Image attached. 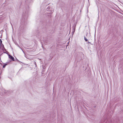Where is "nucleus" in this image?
I'll return each instance as SVG.
<instances>
[{"instance_id": "nucleus-8", "label": "nucleus", "mask_w": 123, "mask_h": 123, "mask_svg": "<svg viewBox=\"0 0 123 123\" xmlns=\"http://www.w3.org/2000/svg\"><path fill=\"white\" fill-rule=\"evenodd\" d=\"M4 49H5V51H6L7 53H8V52L6 50V49L4 47H2V48L1 49L2 51L4 50Z\"/></svg>"}, {"instance_id": "nucleus-10", "label": "nucleus", "mask_w": 123, "mask_h": 123, "mask_svg": "<svg viewBox=\"0 0 123 123\" xmlns=\"http://www.w3.org/2000/svg\"><path fill=\"white\" fill-rule=\"evenodd\" d=\"M50 9H51V8H50V7H48V8H47V11H51V10H50Z\"/></svg>"}, {"instance_id": "nucleus-18", "label": "nucleus", "mask_w": 123, "mask_h": 123, "mask_svg": "<svg viewBox=\"0 0 123 123\" xmlns=\"http://www.w3.org/2000/svg\"><path fill=\"white\" fill-rule=\"evenodd\" d=\"M20 123H24L23 122H20Z\"/></svg>"}, {"instance_id": "nucleus-22", "label": "nucleus", "mask_w": 123, "mask_h": 123, "mask_svg": "<svg viewBox=\"0 0 123 123\" xmlns=\"http://www.w3.org/2000/svg\"><path fill=\"white\" fill-rule=\"evenodd\" d=\"M72 33H73V34L74 33L73 32V31L72 32Z\"/></svg>"}, {"instance_id": "nucleus-4", "label": "nucleus", "mask_w": 123, "mask_h": 123, "mask_svg": "<svg viewBox=\"0 0 123 123\" xmlns=\"http://www.w3.org/2000/svg\"><path fill=\"white\" fill-rule=\"evenodd\" d=\"M84 55L83 54L82 52H80L79 53V56L80 57L81 59L84 58Z\"/></svg>"}, {"instance_id": "nucleus-3", "label": "nucleus", "mask_w": 123, "mask_h": 123, "mask_svg": "<svg viewBox=\"0 0 123 123\" xmlns=\"http://www.w3.org/2000/svg\"><path fill=\"white\" fill-rule=\"evenodd\" d=\"M24 11H23V18H27V17L28 12V11L27 10H25V8H23Z\"/></svg>"}, {"instance_id": "nucleus-17", "label": "nucleus", "mask_w": 123, "mask_h": 123, "mask_svg": "<svg viewBox=\"0 0 123 123\" xmlns=\"http://www.w3.org/2000/svg\"><path fill=\"white\" fill-rule=\"evenodd\" d=\"M2 44V47H4V45L3 44H2Z\"/></svg>"}, {"instance_id": "nucleus-6", "label": "nucleus", "mask_w": 123, "mask_h": 123, "mask_svg": "<svg viewBox=\"0 0 123 123\" xmlns=\"http://www.w3.org/2000/svg\"><path fill=\"white\" fill-rule=\"evenodd\" d=\"M76 25V24L75 23L74 24V25L73 27V32L74 33L75 31Z\"/></svg>"}, {"instance_id": "nucleus-13", "label": "nucleus", "mask_w": 123, "mask_h": 123, "mask_svg": "<svg viewBox=\"0 0 123 123\" xmlns=\"http://www.w3.org/2000/svg\"><path fill=\"white\" fill-rule=\"evenodd\" d=\"M11 61L10 60H8L7 62L6 63H7V64H9V63Z\"/></svg>"}, {"instance_id": "nucleus-11", "label": "nucleus", "mask_w": 123, "mask_h": 123, "mask_svg": "<svg viewBox=\"0 0 123 123\" xmlns=\"http://www.w3.org/2000/svg\"><path fill=\"white\" fill-rule=\"evenodd\" d=\"M84 39L86 42H87L88 41V39H87L86 38V37L85 36L84 37Z\"/></svg>"}, {"instance_id": "nucleus-5", "label": "nucleus", "mask_w": 123, "mask_h": 123, "mask_svg": "<svg viewBox=\"0 0 123 123\" xmlns=\"http://www.w3.org/2000/svg\"><path fill=\"white\" fill-rule=\"evenodd\" d=\"M8 55L10 59L12 60L13 61H15L14 58L12 55L9 54H8Z\"/></svg>"}, {"instance_id": "nucleus-7", "label": "nucleus", "mask_w": 123, "mask_h": 123, "mask_svg": "<svg viewBox=\"0 0 123 123\" xmlns=\"http://www.w3.org/2000/svg\"><path fill=\"white\" fill-rule=\"evenodd\" d=\"M8 64H7V63H5L3 65V68H5L6 66Z\"/></svg>"}, {"instance_id": "nucleus-9", "label": "nucleus", "mask_w": 123, "mask_h": 123, "mask_svg": "<svg viewBox=\"0 0 123 123\" xmlns=\"http://www.w3.org/2000/svg\"><path fill=\"white\" fill-rule=\"evenodd\" d=\"M4 49H5V51H6L7 53H8V52L6 50V49L4 47H2V48L1 49L2 51L4 50Z\"/></svg>"}, {"instance_id": "nucleus-12", "label": "nucleus", "mask_w": 123, "mask_h": 123, "mask_svg": "<svg viewBox=\"0 0 123 123\" xmlns=\"http://www.w3.org/2000/svg\"><path fill=\"white\" fill-rule=\"evenodd\" d=\"M84 39L86 42H87L88 41V39H87L86 38V37L85 36L84 37Z\"/></svg>"}, {"instance_id": "nucleus-14", "label": "nucleus", "mask_w": 123, "mask_h": 123, "mask_svg": "<svg viewBox=\"0 0 123 123\" xmlns=\"http://www.w3.org/2000/svg\"><path fill=\"white\" fill-rule=\"evenodd\" d=\"M2 44V41L0 39V46H1V44Z\"/></svg>"}, {"instance_id": "nucleus-19", "label": "nucleus", "mask_w": 123, "mask_h": 123, "mask_svg": "<svg viewBox=\"0 0 123 123\" xmlns=\"http://www.w3.org/2000/svg\"><path fill=\"white\" fill-rule=\"evenodd\" d=\"M10 23H11V25L12 26V24L11 23V22H10Z\"/></svg>"}, {"instance_id": "nucleus-16", "label": "nucleus", "mask_w": 123, "mask_h": 123, "mask_svg": "<svg viewBox=\"0 0 123 123\" xmlns=\"http://www.w3.org/2000/svg\"><path fill=\"white\" fill-rule=\"evenodd\" d=\"M16 60L18 62H19V61L16 58Z\"/></svg>"}, {"instance_id": "nucleus-15", "label": "nucleus", "mask_w": 123, "mask_h": 123, "mask_svg": "<svg viewBox=\"0 0 123 123\" xmlns=\"http://www.w3.org/2000/svg\"><path fill=\"white\" fill-rule=\"evenodd\" d=\"M3 53H6V54H7L8 55V54L7 53H6V52H5L4 50H3Z\"/></svg>"}, {"instance_id": "nucleus-25", "label": "nucleus", "mask_w": 123, "mask_h": 123, "mask_svg": "<svg viewBox=\"0 0 123 123\" xmlns=\"http://www.w3.org/2000/svg\"><path fill=\"white\" fill-rule=\"evenodd\" d=\"M1 46H0V49H1Z\"/></svg>"}, {"instance_id": "nucleus-20", "label": "nucleus", "mask_w": 123, "mask_h": 123, "mask_svg": "<svg viewBox=\"0 0 123 123\" xmlns=\"http://www.w3.org/2000/svg\"><path fill=\"white\" fill-rule=\"evenodd\" d=\"M88 43H90V42L88 41Z\"/></svg>"}, {"instance_id": "nucleus-21", "label": "nucleus", "mask_w": 123, "mask_h": 123, "mask_svg": "<svg viewBox=\"0 0 123 123\" xmlns=\"http://www.w3.org/2000/svg\"><path fill=\"white\" fill-rule=\"evenodd\" d=\"M6 53H7L8 54V53H9V52H8V53H7L6 51Z\"/></svg>"}, {"instance_id": "nucleus-24", "label": "nucleus", "mask_w": 123, "mask_h": 123, "mask_svg": "<svg viewBox=\"0 0 123 123\" xmlns=\"http://www.w3.org/2000/svg\"><path fill=\"white\" fill-rule=\"evenodd\" d=\"M18 46L19 47V48H20V47L19 45H18Z\"/></svg>"}, {"instance_id": "nucleus-2", "label": "nucleus", "mask_w": 123, "mask_h": 123, "mask_svg": "<svg viewBox=\"0 0 123 123\" xmlns=\"http://www.w3.org/2000/svg\"><path fill=\"white\" fill-rule=\"evenodd\" d=\"M1 92L3 94L6 95H9L10 93V92L9 91L6 90L4 88H1Z\"/></svg>"}, {"instance_id": "nucleus-23", "label": "nucleus", "mask_w": 123, "mask_h": 123, "mask_svg": "<svg viewBox=\"0 0 123 123\" xmlns=\"http://www.w3.org/2000/svg\"><path fill=\"white\" fill-rule=\"evenodd\" d=\"M87 34H88V33H87V34H86V36H87Z\"/></svg>"}, {"instance_id": "nucleus-1", "label": "nucleus", "mask_w": 123, "mask_h": 123, "mask_svg": "<svg viewBox=\"0 0 123 123\" xmlns=\"http://www.w3.org/2000/svg\"><path fill=\"white\" fill-rule=\"evenodd\" d=\"M37 37L40 39L41 41H43L44 43H46L48 42V39L47 37H42V36H41V33L38 31L37 32Z\"/></svg>"}]
</instances>
